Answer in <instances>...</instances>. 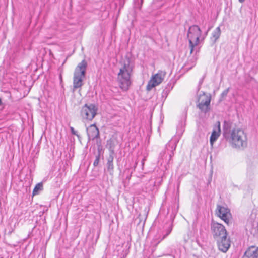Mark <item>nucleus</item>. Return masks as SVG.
<instances>
[{"label": "nucleus", "mask_w": 258, "mask_h": 258, "mask_svg": "<svg viewBox=\"0 0 258 258\" xmlns=\"http://www.w3.org/2000/svg\"><path fill=\"white\" fill-rule=\"evenodd\" d=\"M107 170L110 174L112 173L114 168L113 163H107Z\"/></svg>", "instance_id": "obj_17"}, {"label": "nucleus", "mask_w": 258, "mask_h": 258, "mask_svg": "<svg viewBox=\"0 0 258 258\" xmlns=\"http://www.w3.org/2000/svg\"><path fill=\"white\" fill-rule=\"evenodd\" d=\"M216 240L219 250L224 253L226 252L230 247V240L227 238V236Z\"/></svg>", "instance_id": "obj_10"}, {"label": "nucleus", "mask_w": 258, "mask_h": 258, "mask_svg": "<svg viewBox=\"0 0 258 258\" xmlns=\"http://www.w3.org/2000/svg\"><path fill=\"white\" fill-rule=\"evenodd\" d=\"M201 35V30L197 25H192L189 28L187 37L189 43L190 53H192L195 50L196 52H199V48L198 45L199 43V38Z\"/></svg>", "instance_id": "obj_3"}, {"label": "nucleus", "mask_w": 258, "mask_h": 258, "mask_svg": "<svg viewBox=\"0 0 258 258\" xmlns=\"http://www.w3.org/2000/svg\"><path fill=\"white\" fill-rule=\"evenodd\" d=\"M211 99L210 94L203 93L202 94L199 95L197 106L202 112L206 113L209 111Z\"/></svg>", "instance_id": "obj_5"}, {"label": "nucleus", "mask_w": 258, "mask_h": 258, "mask_svg": "<svg viewBox=\"0 0 258 258\" xmlns=\"http://www.w3.org/2000/svg\"><path fill=\"white\" fill-rule=\"evenodd\" d=\"M239 2L242 3L244 2L245 1V0H239Z\"/></svg>", "instance_id": "obj_25"}, {"label": "nucleus", "mask_w": 258, "mask_h": 258, "mask_svg": "<svg viewBox=\"0 0 258 258\" xmlns=\"http://www.w3.org/2000/svg\"><path fill=\"white\" fill-rule=\"evenodd\" d=\"M124 0H115V5L119 4L120 6H123Z\"/></svg>", "instance_id": "obj_23"}, {"label": "nucleus", "mask_w": 258, "mask_h": 258, "mask_svg": "<svg viewBox=\"0 0 258 258\" xmlns=\"http://www.w3.org/2000/svg\"><path fill=\"white\" fill-rule=\"evenodd\" d=\"M128 252H129L128 249H125V250H123L122 251V252L120 254L119 256L120 258H125L127 256V255L128 254Z\"/></svg>", "instance_id": "obj_18"}, {"label": "nucleus", "mask_w": 258, "mask_h": 258, "mask_svg": "<svg viewBox=\"0 0 258 258\" xmlns=\"http://www.w3.org/2000/svg\"><path fill=\"white\" fill-rule=\"evenodd\" d=\"M87 68V63L85 60L80 62L75 68L73 77L74 90L80 88L83 85Z\"/></svg>", "instance_id": "obj_4"}, {"label": "nucleus", "mask_w": 258, "mask_h": 258, "mask_svg": "<svg viewBox=\"0 0 258 258\" xmlns=\"http://www.w3.org/2000/svg\"><path fill=\"white\" fill-rule=\"evenodd\" d=\"M228 91H229V88L226 89L225 90H224L221 94V95L224 97V96H226L228 93Z\"/></svg>", "instance_id": "obj_24"}, {"label": "nucleus", "mask_w": 258, "mask_h": 258, "mask_svg": "<svg viewBox=\"0 0 258 258\" xmlns=\"http://www.w3.org/2000/svg\"><path fill=\"white\" fill-rule=\"evenodd\" d=\"M70 130H71V133L73 135H76L79 139L80 138V135L78 134L77 132L76 131H75V130L74 128V127L71 126Z\"/></svg>", "instance_id": "obj_20"}, {"label": "nucleus", "mask_w": 258, "mask_h": 258, "mask_svg": "<svg viewBox=\"0 0 258 258\" xmlns=\"http://www.w3.org/2000/svg\"><path fill=\"white\" fill-rule=\"evenodd\" d=\"M99 160H100V155L98 154L97 156H96V159L93 163V165L94 166H97L98 165L99 162Z\"/></svg>", "instance_id": "obj_21"}, {"label": "nucleus", "mask_w": 258, "mask_h": 258, "mask_svg": "<svg viewBox=\"0 0 258 258\" xmlns=\"http://www.w3.org/2000/svg\"><path fill=\"white\" fill-rule=\"evenodd\" d=\"M87 135L89 140H94L99 137V131L95 124L90 125L87 128Z\"/></svg>", "instance_id": "obj_11"}, {"label": "nucleus", "mask_w": 258, "mask_h": 258, "mask_svg": "<svg viewBox=\"0 0 258 258\" xmlns=\"http://www.w3.org/2000/svg\"><path fill=\"white\" fill-rule=\"evenodd\" d=\"M176 143L174 141H170L168 144L166 145V149L167 151L170 152L169 157L170 159L172 156L173 155V152L175 150L176 147Z\"/></svg>", "instance_id": "obj_14"}, {"label": "nucleus", "mask_w": 258, "mask_h": 258, "mask_svg": "<svg viewBox=\"0 0 258 258\" xmlns=\"http://www.w3.org/2000/svg\"><path fill=\"white\" fill-rule=\"evenodd\" d=\"M220 34V28L218 27L213 31L212 33V36L214 38V41H216L219 38Z\"/></svg>", "instance_id": "obj_15"}, {"label": "nucleus", "mask_w": 258, "mask_h": 258, "mask_svg": "<svg viewBox=\"0 0 258 258\" xmlns=\"http://www.w3.org/2000/svg\"><path fill=\"white\" fill-rule=\"evenodd\" d=\"M171 229L168 230L166 234L164 235V236L159 241H158L157 243L156 244V246H157L158 244H159L162 240H163L166 236H167L171 232Z\"/></svg>", "instance_id": "obj_22"}, {"label": "nucleus", "mask_w": 258, "mask_h": 258, "mask_svg": "<svg viewBox=\"0 0 258 258\" xmlns=\"http://www.w3.org/2000/svg\"><path fill=\"white\" fill-rule=\"evenodd\" d=\"M133 68L130 60L121 62L117 76V81L119 88L123 91H127L132 84L131 76Z\"/></svg>", "instance_id": "obj_2"}, {"label": "nucleus", "mask_w": 258, "mask_h": 258, "mask_svg": "<svg viewBox=\"0 0 258 258\" xmlns=\"http://www.w3.org/2000/svg\"><path fill=\"white\" fill-rule=\"evenodd\" d=\"M42 189V184L41 183L37 184L35 188L33 189V195H36L38 194L39 190H41Z\"/></svg>", "instance_id": "obj_16"}, {"label": "nucleus", "mask_w": 258, "mask_h": 258, "mask_svg": "<svg viewBox=\"0 0 258 258\" xmlns=\"http://www.w3.org/2000/svg\"><path fill=\"white\" fill-rule=\"evenodd\" d=\"M211 230L215 239L227 236V232L225 227L221 224L212 221L211 224Z\"/></svg>", "instance_id": "obj_7"}, {"label": "nucleus", "mask_w": 258, "mask_h": 258, "mask_svg": "<svg viewBox=\"0 0 258 258\" xmlns=\"http://www.w3.org/2000/svg\"><path fill=\"white\" fill-rule=\"evenodd\" d=\"M220 132V123L218 121L217 124L214 127L210 137V142L212 146L213 145L214 142H215L219 137Z\"/></svg>", "instance_id": "obj_12"}, {"label": "nucleus", "mask_w": 258, "mask_h": 258, "mask_svg": "<svg viewBox=\"0 0 258 258\" xmlns=\"http://www.w3.org/2000/svg\"><path fill=\"white\" fill-rule=\"evenodd\" d=\"M244 258H258V247L251 246L244 253Z\"/></svg>", "instance_id": "obj_13"}, {"label": "nucleus", "mask_w": 258, "mask_h": 258, "mask_svg": "<svg viewBox=\"0 0 258 258\" xmlns=\"http://www.w3.org/2000/svg\"><path fill=\"white\" fill-rule=\"evenodd\" d=\"M223 135L233 148L241 149L247 146V136L242 130L234 128L232 130H225Z\"/></svg>", "instance_id": "obj_1"}, {"label": "nucleus", "mask_w": 258, "mask_h": 258, "mask_svg": "<svg viewBox=\"0 0 258 258\" xmlns=\"http://www.w3.org/2000/svg\"><path fill=\"white\" fill-rule=\"evenodd\" d=\"M216 214L226 224H229L231 218V214L230 210L227 207L218 205L216 210Z\"/></svg>", "instance_id": "obj_9"}, {"label": "nucleus", "mask_w": 258, "mask_h": 258, "mask_svg": "<svg viewBox=\"0 0 258 258\" xmlns=\"http://www.w3.org/2000/svg\"><path fill=\"white\" fill-rule=\"evenodd\" d=\"M113 153H114L113 150H112L111 151V153H110V154L109 155V156L108 158L107 163H113L114 158H113V156L112 155H113Z\"/></svg>", "instance_id": "obj_19"}, {"label": "nucleus", "mask_w": 258, "mask_h": 258, "mask_svg": "<svg viewBox=\"0 0 258 258\" xmlns=\"http://www.w3.org/2000/svg\"><path fill=\"white\" fill-rule=\"evenodd\" d=\"M97 110V109L95 105L86 104L82 107L80 115L83 120H92L96 115Z\"/></svg>", "instance_id": "obj_6"}, {"label": "nucleus", "mask_w": 258, "mask_h": 258, "mask_svg": "<svg viewBox=\"0 0 258 258\" xmlns=\"http://www.w3.org/2000/svg\"><path fill=\"white\" fill-rule=\"evenodd\" d=\"M165 75L164 72L159 71L157 74L153 75L148 82L146 87L147 90L150 91L153 88L160 84L163 80Z\"/></svg>", "instance_id": "obj_8"}]
</instances>
